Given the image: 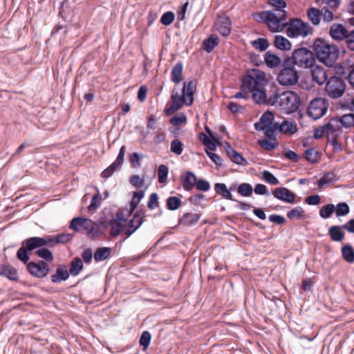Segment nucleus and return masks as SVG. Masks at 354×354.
<instances>
[{"label": "nucleus", "mask_w": 354, "mask_h": 354, "mask_svg": "<svg viewBox=\"0 0 354 354\" xmlns=\"http://www.w3.org/2000/svg\"><path fill=\"white\" fill-rule=\"evenodd\" d=\"M312 48L315 56L326 66L332 67L339 57V48L322 38H317L313 41Z\"/></svg>", "instance_id": "obj_1"}, {"label": "nucleus", "mask_w": 354, "mask_h": 354, "mask_svg": "<svg viewBox=\"0 0 354 354\" xmlns=\"http://www.w3.org/2000/svg\"><path fill=\"white\" fill-rule=\"evenodd\" d=\"M268 105L275 106L285 113L290 114L299 109L300 98L296 93L290 91L274 93L268 98Z\"/></svg>", "instance_id": "obj_2"}, {"label": "nucleus", "mask_w": 354, "mask_h": 354, "mask_svg": "<svg viewBox=\"0 0 354 354\" xmlns=\"http://www.w3.org/2000/svg\"><path fill=\"white\" fill-rule=\"evenodd\" d=\"M253 17L259 23L266 24L273 32H279L284 28L287 21V15L272 10L254 13Z\"/></svg>", "instance_id": "obj_3"}, {"label": "nucleus", "mask_w": 354, "mask_h": 354, "mask_svg": "<svg viewBox=\"0 0 354 354\" xmlns=\"http://www.w3.org/2000/svg\"><path fill=\"white\" fill-rule=\"evenodd\" d=\"M286 33L290 38L306 37L313 33V28L308 22L299 18H290L285 24Z\"/></svg>", "instance_id": "obj_4"}, {"label": "nucleus", "mask_w": 354, "mask_h": 354, "mask_svg": "<svg viewBox=\"0 0 354 354\" xmlns=\"http://www.w3.org/2000/svg\"><path fill=\"white\" fill-rule=\"evenodd\" d=\"M299 80L297 71L291 64L290 58L285 59L282 62V69L277 75V81L282 86L295 85Z\"/></svg>", "instance_id": "obj_5"}, {"label": "nucleus", "mask_w": 354, "mask_h": 354, "mask_svg": "<svg viewBox=\"0 0 354 354\" xmlns=\"http://www.w3.org/2000/svg\"><path fill=\"white\" fill-rule=\"evenodd\" d=\"M291 64L301 68H308L315 63L316 57L314 52L306 48L295 49L292 54Z\"/></svg>", "instance_id": "obj_6"}, {"label": "nucleus", "mask_w": 354, "mask_h": 354, "mask_svg": "<svg viewBox=\"0 0 354 354\" xmlns=\"http://www.w3.org/2000/svg\"><path fill=\"white\" fill-rule=\"evenodd\" d=\"M44 241L40 236H32L23 241L21 247L17 252V257L24 263H27L30 259L28 252L39 249L42 246Z\"/></svg>", "instance_id": "obj_7"}, {"label": "nucleus", "mask_w": 354, "mask_h": 354, "mask_svg": "<svg viewBox=\"0 0 354 354\" xmlns=\"http://www.w3.org/2000/svg\"><path fill=\"white\" fill-rule=\"evenodd\" d=\"M265 73L260 71H254L242 80V84L250 93L261 89L267 84Z\"/></svg>", "instance_id": "obj_8"}, {"label": "nucleus", "mask_w": 354, "mask_h": 354, "mask_svg": "<svg viewBox=\"0 0 354 354\" xmlns=\"http://www.w3.org/2000/svg\"><path fill=\"white\" fill-rule=\"evenodd\" d=\"M346 90L344 81L339 77H330L326 82L325 91L332 99H337L343 95Z\"/></svg>", "instance_id": "obj_9"}, {"label": "nucleus", "mask_w": 354, "mask_h": 354, "mask_svg": "<svg viewBox=\"0 0 354 354\" xmlns=\"http://www.w3.org/2000/svg\"><path fill=\"white\" fill-rule=\"evenodd\" d=\"M328 101L323 97L312 100L307 108V113L313 120H318L326 114L328 110Z\"/></svg>", "instance_id": "obj_10"}, {"label": "nucleus", "mask_w": 354, "mask_h": 354, "mask_svg": "<svg viewBox=\"0 0 354 354\" xmlns=\"http://www.w3.org/2000/svg\"><path fill=\"white\" fill-rule=\"evenodd\" d=\"M27 263V270L28 272L34 277L43 278L47 276L49 272V266L43 260H40L38 262L30 261Z\"/></svg>", "instance_id": "obj_11"}, {"label": "nucleus", "mask_w": 354, "mask_h": 354, "mask_svg": "<svg viewBox=\"0 0 354 354\" xmlns=\"http://www.w3.org/2000/svg\"><path fill=\"white\" fill-rule=\"evenodd\" d=\"M171 100L172 104L171 106L165 110V113L167 115H171L174 113L178 111L183 104L186 106H191L192 104L187 102L186 98L183 95H180L177 91H176L175 88L173 89L172 93L171 95Z\"/></svg>", "instance_id": "obj_12"}, {"label": "nucleus", "mask_w": 354, "mask_h": 354, "mask_svg": "<svg viewBox=\"0 0 354 354\" xmlns=\"http://www.w3.org/2000/svg\"><path fill=\"white\" fill-rule=\"evenodd\" d=\"M273 196L283 202L294 204L295 203L296 195L289 189L283 187H276L272 191Z\"/></svg>", "instance_id": "obj_13"}, {"label": "nucleus", "mask_w": 354, "mask_h": 354, "mask_svg": "<svg viewBox=\"0 0 354 354\" xmlns=\"http://www.w3.org/2000/svg\"><path fill=\"white\" fill-rule=\"evenodd\" d=\"M232 21L229 17L221 15L218 17L215 24L217 31L223 37H228L231 33Z\"/></svg>", "instance_id": "obj_14"}, {"label": "nucleus", "mask_w": 354, "mask_h": 354, "mask_svg": "<svg viewBox=\"0 0 354 354\" xmlns=\"http://www.w3.org/2000/svg\"><path fill=\"white\" fill-rule=\"evenodd\" d=\"M349 32L342 24H333L330 28L329 35L333 40L345 41Z\"/></svg>", "instance_id": "obj_15"}, {"label": "nucleus", "mask_w": 354, "mask_h": 354, "mask_svg": "<svg viewBox=\"0 0 354 354\" xmlns=\"http://www.w3.org/2000/svg\"><path fill=\"white\" fill-rule=\"evenodd\" d=\"M91 221L92 220L89 218L75 217L71 220L70 228L75 232H80L82 229L91 230H92Z\"/></svg>", "instance_id": "obj_16"}, {"label": "nucleus", "mask_w": 354, "mask_h": 354, "mask_svg": "<svg viewBox=\"0 0 354 354\" xmlns=\"http://www.w3.org/2000/svg\"><path fill=\"white\" fill-rule=\"evenodd\" d=\"M143 223V218L140 213L137 212L133 218L127 223V229L125 230L126 238L130 237Z\"/></svg>", "instance_id": "obj_17"}, {"label": "nucleus", "mask_w": 354, "mask_h": 354, "mask_svg": "<svg viewBox=\"0 0 354 354\" xmlns=\"http://www.w3.org/2000/svg\"><path fill=\"white\" fill-rule=\"evenodd\" d=\"M311 68L312 78L314 82H316L317 84L322 85L327 80L326 72L322 66L313 64Z\"/></svg>", "instance_id": "obj_18"}, {"label": "nucleus", "mask_w": 354, "mask_h": 354, "mask_svg": "<svg viewBox=\"0 0 354 354\" xmlns=\"http://www.w3.org/2000/svg\"><path fill=\"white\" fill-rule=\"evenodd\" d=\"M70 275L67 267L64 265H60L56 268L55 273L51 275V281L54 283H59L68 280Z\"/></svg>", "instance_id": "obj_19"}, {"label": "nucleus", "mask_w": 354, "mask_h": 354, "mask_svg": "<svg viewBox=\"0 0 354 354\" xmlns=\"http://www.w3.org/2000/svg\"><path fill=\"white\" fill-rule=\"evenodd\" d=\"M196 88V81L195 80L189 82H185L183 87V95L187 100V102L192 104L194 101V94Z\"/></svg>", "instance_id": "obj_20"}, {"label": "nucleus", "mask_w": 354, "mask_h": 354, "mask_svg": "<svg viewBox=\"0 0 354 354\" xmlns=\"http://www.w3.org/2000/svg\"><path fill=\"white\" fill-rule=\"evenodd\" d=\"M201 214L198 213L187 212L179 219V224L190 227L198 223L201 218Z\"/></svg>", "instance_id": "obj_21"}, {"label": "nucleus", "mask_w": 354, "mask_h": 354, "mask_svg": "<svg viewBox=\"0 0 354 354\" xmlns=\"http://www.w3.org/2000/svg\"><path fill=\"white\" fill-rule=\"evenodd\" d=\"M196 178V176L192 171H187L185 176L180 178L183 189L187 192L192 191L195 187Z\"/></svg>", "instance_id": "obj_22"}, {"label": "nucleus", "mask_w": 354, "mask_h": 354, "mask_svg": "<svg viewBox=\"0 0 354 354\" xmlns=\"http://www.w3.org/2000/svg\"><path fill=\"white\" fill-rule=\"evenodd\" d=\"M274 114L267 111L260 118L259 122L254 124L255 129L257 131H261L265 129V127L270 125L272 122L274 121Z\"/></svg>", "instance_id": "obj_23"}, {"label": "nucleus", "mask_w": 354, "mask_h": 354, "mask_svg": "<svg viewBox=\"0 0 354 354\" xmlns=\"http://www.w3.org/2000/svg\"><path fill=\"white\" fill-rule=\"evenodd\" d=\"M0 276L5 277L10 281H17L18 280L17 270L10 265L0 266Z\"/></svg>", "instance_id": "obj_24"}, {"label": "nucleus", "mask_w": 354, "mask_h": 354, "mask_svg": "<svg viewBox=\"0 0 354 354\" xmlns=\"http://www.w3.org/2000/svg\"><path fill=\"white\" fill-rule=\"evenodd\" d=\"M264 62L269 68H275L282 65L281 59L279 57L272 53L271 51H267L264 55Z\"/></svg>", "instance_id": "obj_25"}, {"label": "nucleus", "mask_w": 354, "mask_h": 354, "mask_svg": "<svg viewBox=\"0 0 354 354\" xmlns=\"http://www.w3.org/2000/svg\"><path fill=\"white\" fill-rule=\"evenodd\" d=\"M226 153L227 156L234 163L240 165H245L246 164L247 160L229 145L226 147Z\"/></svg>", "instance_id": "obj_26"}, {"label": "nucleus", "mask_w": 354, "mask_h": 354, "mask_svg": "<svg viewBox=\"0 0 354 354\" xmlns=\"http://www.w3.org/2000/svg\"><path fill=\"white\" fill-rule=\"evenodd\" d=\"M84 268L82 260L79 257H75L70 263V268L68 269L71 275L76 277L80 274Z\"/></svg>", "instance_id": "obj_27"}, {"label": "nucleus", "mask_w": 354, "mask_h": 354, "mask_svg": "<svg viewBox=\"0 0 354 354\" xmlns=\"http://www.w3.org/2000/svg\"><path fill=\"white\" fill-rule=\"evenodd\" d=\"M342 225H333L328 229V235L332 241L340 242L344 238V233L341 230Z\"/></svg>", "instance_id": "obj_28"}, {"label": "nucleus", "mask_w": 354, "mask_h": 354, "mask_svg": "<svg viewBox=\"0 0 354 354\" xmlns=\"http://www.w3.org/2000/svg\"><path fill=\"white\" fill-rule=\"evenodd\" d=\"M307 17L308 19L314 25L317 26L319 24L321 21V10L314 8L310 7L307 10Z\"/></svg>", "instance_id": "obj_29"}, {"label": "nucleus", "mask_w": 354, "mask_h": 354, "mask_svg": "<svg viewBox=\"0 0 354 354\" xmlns=\"http://www.w3.org/2000/svg\"><path fill=\"white\" fill-rule=\"evenodd\" d=\"M274 46L281 50H290L292 45L288 39L282 35H276L274 41Z\"/></svg>", "instance_id": "obj_30"}, {"label": "nucleus", "mask_w": 354, "mask_h": 354, "mask_svg": "<svg viewBox=\"0 0 354 354\" xmlns=\"http://www.w3.org/2000/svg\"><path fill=\"white\" fill-rule=\"evenodd\" d=\"M218 45V37L216 35H212L209 38L203 41V48L209 53Z\"/></svg>", "instance_id": "obj_31"}, {"label": "nucleus", "mask_w": 354, "mask_h": 354, "mask_svg": "<svg viewBox=\"0 0 354 354\" xmlns=\"http://www.w3.org/2000/svg\"><path fill=\"white\" fill-rule=\"evenodd\" d=\"M338 178L333 171H326L324 173L323 176L318 180L317 185L319 188L324 187L326 184L336 182Z\"/></svg>", "instance_id": "obj_32"}, {"label": "nucleus", "mask_w": 354, "mask_h": 354, "mask_svg": "<svg viewBox=\"0 0 354 354\" xmlns=\"http://www.w3.org/2000/svg\"><path fill=\"white\" fill-rule=\"evenodd\" d=\"M111 252V249L110 248H99L95 250L93 254L94 259L97 262L104 261L109 257Z\"/></svg>", "instance_id": "obj_33"}, {"label": "nucleus", "mask_w": 354, "mask_h": 354, "mask_svg": "<svg viewBox=\"0 0 354 354\" xmlns=\"http://www.w3.org/2000/svg\"><path fill=\"white\" fill-rule=\"evenodd\" d=\"M175 139H174L170 144V151L176 156H180L184 149L183 143L177 138L176 133H174Z\"/></svg>", "instance_id": "obj_34"}, {"label": "nucleus", "mask_w": 354, "mask_h": 354, "mask_svg": "<svg viewBox=\"0 0 354 354\" xmlns=\"http://www.w3.org/2000/svg\"><path fill=\"white\" fill-rule=\"evenodd\" d=\"M214 189L218 194H221L224 198L234 201L230 192L232 189V187H230V189H227L225 184L221 183H216L214 185Z\"/></svg>", "instance_id": "obj_35"}, {"label": "nucleus", "mask_w": 354, "mask_h": 354, "mask_svg": "<svg viewBox=\"0 0 354 354\" xmlns=\"http://www.w3.org/2000/svg\"><path fill=\"white\" fill-rule=\"evenodd\" d=\"M297 131L296 124L294 122H289L288 120H283L279 127V131L283 133L292 135Z\"/></svg>", "instance_id": "obj_36"}, {"label": "nucleus", "mask_w": 354, "mask_h": 354, "mask_svg": "<svg viewBox=\"0 0 354 354\" xmlns=\"http://www.w3.org/2000/svg\"><path fill=\"white\" fill-rule=\"evenodd\" d=\"M252 92V98L256 103L259 104H266L268 105V99H267V95L264 91V87L261 89L255 90Z\"/></svg>", "instance_id": "obj_37"}, {"label": "nucleus", "mask_w": 354, "mask_h": 354, "mask_svg": "<svg viewBox=\"0 0 354 354\" xmlns=\"http://www.w3.org/2000/svg\"><path fill=\"white\" fill-rule=\"evenodd\" d=\"M257 143L265 150L272 151L277 148L279 145V142L277 138L274 139H260Z\"/></svg>", "instance_id": "obj_38"}, {"label": "nucleus", "mask_w": 354, "mask_h": 354, "mask_svg": "<svg viewBox=\"0 0 354 354\" xmlns=\"http://www.w3.org/2000/svg\"><path fill=\"white\" fill-rule=\"evenodd\" d=\"M268 3L270 6L274 8L272 11L287 15V12L285 10L287 3L284 0H268Z\"/></svg>", "instance_id": "obj_39"}, {"label": "nucleus", "mask_w": 354, "mask_h": 354, "mask_svg": "<svg viewBox=\"0 0 354 354\" xmlns=\"http://www.w3.org/2000/svg\"><path fill=\"white\" fill-rule=\"evenodd\" d=\"M342 254L346 262L349 263L354 262V250L351 245H344L342 248Z\"/></svg>", "instance_id": "obj_40"}, {"label": "nucleus", "mask_w": 354, "mask_h": 354, "mask_svg": "<svg viewBox=\"0 0 354 354\" xmlns=\"http://www.w3.org/2000/svg\"><path fill=\"white\" fill-rule=\"evenodd\" d=\"M338 118H333L328 123L323 125L326 131V135L329 136L339 130Z\"/></svg>", "instance_id": "obj_41"}, {"label": "nucleus", "mask_w": 354, "mask_h": 354, "mask_svg": "<svg viewBox=\"0 0 354 354\" xmlns=\"http://www.w3.org/2000/svg\"><path fill=\"white\" fill-rule=\"evenodd\" d=\"M237 192L242 196L250 197L252 194L253 187L250 183H243L239 185Z\"/></svg>", "instance_id": "obj_42"}, {"label": "nucleus", "mask_w": 354, "mask_h": 354, "mask_svg": "<svg viewBox=\"0 0 354 354\" xmlns=\"http://www.w3.org/2000/svg\"><path fill=\"white\" fill-rule=\"evenodd\" d=\"M181 200L177 196H169L166 201L167 208L171 211L178 209L181 205Z\"/></svg>", "instance_id": "obj_43"}, {"label": "nucleus", "mask_w": 354, "mask_h": 354, "mask_svg": "<svg viewBox=\"0 0 354 354\" xmlns=\"http://www.w3.org/2000/svg\"><path fill=\"white\" fill-rule=\"evenodd\" d=\"M335 209V206L333 204H327L320 208L319 214L322 218L326 219L332 216Z\"/></svg>", "instance_id": "obj_44"}, {"label": "nucleus", "mask_w": 354, "mask_h": 354, "mask_svg": "<svg viewBox=\"0 0 354 354\" xmlns=\"http://www.w3.org/2000/svg\"><path fill=\"white\" fill-rule=\"evenodd\" d=\"M183 72V64L178 62L175 64L171 71V81L179 83L181 80L180 76Z\"/></svg>", "instance_id": "obj_45"}, {"label": "nucleus", "mask_w": 354, "mask_h": 354, "mask_svg": "<svg viewBox=\"0 0 354 354\" xmlns=\"http://www.w3.org/2000/svg\"><path fill=\"white\" fill-rule=\"evenodd\" d=\"M35 254H37L39 258L44 259L46 261H52L53 260V253L50 250L44 246L41 247L38 250L35 251Z\"/></svg>", "instance_id": "obj_46"}, {"label": "nucleus", "mask_w": 354, "mask_h": 354, "mask_svg": "<svg viewBox=\"0 0 354 354\" xmlns=\"http://www.w3.org/2000/svg\"><path fill=\"white\" fill-rule=\"evenodd\" d=\"M304 210L301 206H297L295 208L287 212V217L289 219H301L304 218Z\"/></svg>", "instance_id": "obj_47"}, {"label": "nucleus", "mask_w": 354, "mask_h": 354, "mask_svg": "<svg viewBox=\"0 0 354 354\" xmlns=\"http://www.w3.org/2000/svg\"><path fill=\"white\" fill-rule=\"evenodd\" d=\"M335 212L337 217L344 216L349 214L350 207L346 203H339L335 207Z\"/></svg>", "instance_id": "obj_48"}, {"label": "nucleus", "mask_w": 354, "mask_h": 354, "mask_svg": "<svg viewBox=\"0 0 354 354\" xmlns=\"http://www.w3.org/2000/svg\"><path fill=\"white\" fill-rule=\"evenodd\" d=\"M109 225L111 226L110 235L113 237L118 236L123 230L124 224L109 221Z\"/></svg>", "instance_id": "obj_49"}, {"label": "nucleus", "mask_w": 354, "mask_h": 354, "mask_svg": "<svg viewBox=\"0 0 354 354\" xmlns=\"http://www.w3.org/2000/svg\"><path fill=\"white\" fill-rule=\"evenodd\" d=\"M338 120L345 128H350L354 126V113L344 115Z\"/></svg>", "instance_id": "obj_50"}, {"label": "nucleus", "mask_w": 354, "mask_h": 354, "mask_svg": "<svg viewBox=\"0 0 354 354\" xmlns=\"http://www.w3.org/2000/svg\"><path fill=\"white\" fill-rule=\"evenodd\" d=\"M252 46L261 51H264L268 48V41L266 39L260 37L251 42Z\"/></svg>", "instance_id": "obj_51"}, {"label": "nucleus", "mask_w": 354, "mask_h": 354, "mask_svg": "<svg viewBox=\"0 0 354 354\" xmlns=\"http://www.w3.org/2000/svg\"><path fill=\"white\" fill-rule=\"evenodd\" d=\"M318 151L313 147L305 151V158L307 161L314 164L318 162Z\"/></svg>", "instance_id": "obj_52"}, {"label": "nucleus", "mask_w": 354, "mask_h": 354, "mask_svg": "<svg viewBox=\"0 0 354 354\" xmlns=\"http://www.w3.org/2000/svg\"><path fill=\"white\" fill-rule=\"evenodd\" d=\"M151 335L149 331L145 330L142 332L139 339V343L140 345L143 347L144 350H146L149 347L151 342Z\"/></svg>", "instance_id": "obj_53"}, {"label": "nucleus", "mask_w": 354, "mask_h": 354, "mask_svg": "<svg viewBox=\"0 0 354 354\" xmlns=\"http://www.w3.org/2000/svg\"><path fill=\"white\" fill-rule=\"evenodd\" d=\"M97 192L96 194L93 196L91 203L88 207V210L95 209L98 208L100 205L101 201L102 199V196L100 194V192L97 188H96Z\"/></svg>", "instance_id": "obj_54"}, {"label": "nucleus", "mask_w": 354, "mask_h": 354, "mask_svg": "<svg viewBox=\"0 0 354 354\" xmlns=\"http://www.w3.org/2000/svg\"><path fill=\"white\" fill-rule=\"evenodd\" d=\"M263 178L267 183L272 185H277L279 184V180L278 178L274 176V175L268 170H264L263 171Z\"/></svg>", "instance_id": "obj_55"}, {"label": "nucleus", "mask_w": 354, "mask_h": 354, "mask_svg": "<svg viewBox=\"0 0 354 354\" xmlns=\"http://www.w3.org/2000/svg\"><path fill=\"white\" fill-rule=\"evenodd\" d=\"M169 169L165 165H160L158 169V178L160 183H165L168 176Z\"/></svg>", "instance_id": "obj_56"}, {"label": "nucleus", "mask_w": 354, "mask_h": 354, "mask_svg": "<svg viewBox=\"0 0 354 354\" xmlns=\"http://www.w3.org/2000/svg\"><path fill=\"white\" fill-rule=\"evenodd\" d=\"M174 13L171 11H167L162 15L160 21L163 25L169 26L174 21Z\"/></svg>", "instance_id": "obj_57"}, {"label": "nucleus", "mask_w": 354, "mask_h": 354, "mask_svg": "<svg viewBox=\"0 0 354 354\" xmlns=\"http://www.w3.org/2000/svg\"><path fill=\"white\" fill-rule=\"evenodd\" d=\"M195 186L198 191L207 192L210 189L209 183L203 178L198 179L196 178Z\"/></svg>", "instance_id": "obj_58"}, {"label": "nucleus", "mask_w": 354, "mask_h": 354, "mask_svg": "<svg viewBox=\"0 0 354 354\" xmlns=\"http://www.w3.org/2000/svg\"><path fill=\"white\" fill-rule=\"evenodd\" d=\"M321 18L325 22H330L334 19V14L328 8L324 7L321 10Z\"/></svg>", "instance_id": "obj_59"}, {"label": "nucleus", "mask_w": 354, "mask_h": 354, "mask_svg": "<svg viewBox=\"0 0 354 354\" xmlns=\"http://www.w3.org/2000/svg\"><path fill=\"white\" fill-rule=\"evenodd\" d=\"M57 243H66L72 240L73 234L70 233H61L55 236Z\"/></svg>", "instance_id": "obj_60"}, {"label": "nucleus", "mask_w": 354, "mask_h": 354, "mask_svg": "<svg viewBox=\"0 0 354 354\" xmlns=\"http://www.w3.org/2000/svg\"><path fill=\"white\" fill-rule=\"evenodd\" d=\"M129 183L136 188H140L145 185L143 178H140L138 175H133L130 177Z\"/></svg>", "instance_id": "obj_61"}, {"label": "nucleus", "mask_w": 354, "mask_h": 354, "mask_svg": "<svg viewBox=\"0 0 354 354\" xmlns=\"http://www.w3.org/2000/svg\"><path fill=\"white\" fill-rule=\"evenodd\" d=\"M118 167V165L113 162L110 166H109L102 172L101 176L103 178H108L111 177Z\"/></svg>", "instance_id": "obj_62"}, {"label": "nucleus", "mask_w": 354, "mask_h": 354, "mask_svg": "<svg viewBox=\"0 0 354 354\" xmlns=\"http://www.w3.org/2000/svg\"><path fill=\"white\" fill-rule=\"evenodd\" d=\"M41 239L44 241L42 246L54 247L57 245L55 236H46L41 237Z\"/></svg>", "instance_id": "obj_63"}, {"label": "nucleus", "mask_w": 354, "mask_h": 354, "mask_svg": "<svg viewBox=\"0 0 354 354\" xmlns=\"http://www.w3.org/2000/svg\"><path fill=\"white\" fill-rule=\"evenodd\" d=\"M345 43L348 49L354 51V30L350 31L347 35Z\"/></svg>", "instance_id": "obj_64"}]
</instances>
